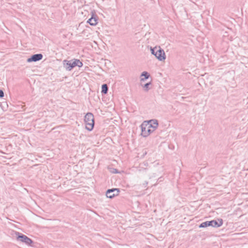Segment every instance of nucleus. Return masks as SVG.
I'll use <instances>...</instances> for the list:
<instances>
[{
	"label": "nucleus",
	"instance_id": "nucleus-3",
	"mask_svg": "<svg viewBox=\"0 0 248 248\" xmlns=\"http://www.w3.org/2000/svg\"><path fill=\"white\" fill-rule=\"evenodd\" d=\"M150 50L151 54L155 56L159 61H162L166 59L165 52L160 46L151 47Z\"/></svg>",
	"mask_w": 248,
	"mask_h": 248
},
{
	"label": "nucleus",
	"instance_id": "nucleus-9",
	"mask_svg": "<svg viewBox=\"0 0 248 248\" xmlns=\"http://www.w3.org/2000/svg\"><path fill=\"white\" fill-rule=\"evenodd\" d=\"M211 226L218 228L223 224V220L221 218H218L217 220H212L211 221Z\"/></svg>",
	"mask_w": 248,
	"mask_h": 248
},
{
	"label": "nucleus",
	"instance_id": "nucleus-6",
	"mask_svg": "<svg viewBox=\"0 0 248 248\" xmlns=\"http://www.w3.org/2000/svg\"><path fill=\"white\" fill-rule=\"evenodd\" d=\"M120 190L118 188H113L111 189H108L107 190L106 195L107 198L112 199L115 196L119 195Z\"/></svg>",
	"mask_w": 248,
	"mask_h": 248
},
{
	"label": "nucleus",
	"instance_id": "nucleus-15",
	"mask_svg": "<svg viewBox=\"0 0 248 248\" xmlns=\"http://www.w3.org/2000/svg\"><path fill=\"white\" fill-rule=\"evenodd\" d=\"M4 96V93L2 90H0V97L2 98Z\"/></svg>",
	"mask_w": 248,
	"mask_h": 248
},
{
	"label": "nucleus",
	"instance_id": "nucleus-5",
	"mask_svg": "<svg viewBox=\"0 0 248 248\" xmlns=\"http://www.w3.org/2000/svg\"><path fill=\"white\" fill-rule=\"evenodd\" d=\"M16 239L18 241L25 243L29 246H31L33 243V241L27 236L19 232H16Z\"/></svg>",
	"mask_w": 248,
	"mask_h": 248
},
{
	"label": "nucleus",
	"instance_id": "nucleus-13",
	"mask_svg": "<svg viewBox=\"0 0 248 248\" xmlns=\"http://www.w3.org/2000/svg\"><path fill=\"white\" fill-rule=\"evenodd\" d=\"M152 84L151 82L146 83L144 85H141L145 92H148L150 90L149 86Z\"/></svg>",
	"mask_w": 248,
	"mask_h": 248
},
{
	"label": "nucleus",
	"instance_id": "nucleus-16",
	"mask_svg": "<svg viewBox=\"0 0 248 248\" xmlns=\"http://www.w3.org/2000/svg\"><path fill=\"white\" fill-rule=\"evenodd\" d=\"M146 154H147V153L145 151V153H143V156L145 155H146Z\"/></svg>",
	"mask_w": 248,
	"mask_h": 248
},
{
	"label": "nucleus",
	"instance_id": "nucleus-1",
	"mask_svg": "<svg viewBox=\"0 0 248 248\" xmlns=\"http://www.w3.org/2000/svg\"><path fill=\"white\" fill-rule=\"evenodd\" d=\"M158 126V123L156 119L151 120L148 121L147 124L142 123L140 125L141 136L143 137H148L157 128Z\"/></svg>",
	"mask_w": 248,
	"mask_h": 248
},
{
	"label": "nucleus",
	"instance_id": "nucleus-14",
	"mask_svg": "<svg viewBox=\"0 0 248 248\" xmlns=\"http://www.w3.org/2000/svg\"><path fill=\"white\" fill-rule=\"evenodd\" d=\"M111 171L114 173H118L119 172L117 169L114 168H112V170Z\"/></svg>",
	"mask_w": 248,
	"mask_h": 248
},
{
	"label": "nucleus",
	"instance_id": "nucleus-2",
	"mask_svg": "<svg viewBox=\"0 0 248 248\" xmlns=\"http://www.w3.org/2000/svg\"><path fill=\"white\" fill-rule=\"evenodd\" d=\"M63 67L66 71H70L76 66L81 67L83 66V63L79 60L73 59L71 60H64L62 61Z\"/></svg>",
	"mask_w": 248,
	"mask_h": 248
},
{
	"label": "nucleus",
	"instance_id": "nucleus-8",
	"mask_svg": "<svg viewBox=\"0 0 248 248\" xmlns=\"http://www.w3.org/2000/svg\"><path fill=\"white\" fill-rule=\"evenodd\" d=\"M98 17L96 15L92 13V15L91 18H90L87 23L91 26H95L97 24Z\"/></svg>",
	"mask_w": 248,
	"mask_h": 248
},
{
	"label": "nucleus",
	"instance_id": "nucleus-12",
	"mask_svg": "<svg viewBox=\"0 0 248 248\" xmlns=\"http://www.w3.org/2000/svg\"><path fill=\"white\" fill-rule=\"evenodd\" d=\"M209 226H211V221H206L202 223L199 225V228H206Z\"/></svg>",
	"mask_w": 248,
	"mask_h": 248
},
{
	"label": "nucleus",
	"instance_id": "nucleus-4",
	"mask_svg": "<svg viewBox=\"0 0 248 248\" xmlns=\"http://www.w3.org/2000/svg\"><path fill=\"white\" fill-rule=\"evenodd\" d=\"M86 128L89 131H92L94 126V116L91 112H88L84 117Z\"/></svg>",
	"mask_w": 248,
	"mask_h": 248
},
{
	"label": "nucleus",
	"instance_id": "nucleus-10",
	"mask_svg": "<svg viewBox=\"0 0 248 248\" xmlns=\"http://www.w3.org/2000/svg\"><path fill=\"white\" fill-rule=\"evenodd\" d=\"M150 76V74L147 72H146V71L143 72L141 73L140 77H143L144 78H141L140 81H144L145 80H146L147 79H148L149 78Z\"/></svg>",
	"mask_w": 248,
	"mask_h": 248
},
{
	"label": "nucleus",
	"instance_id": "nucleus-11",
	"mask_svg": "<svg viewBox=\"0 0 248 248\" xmlns=\"http://www.w3.org/2000/svg\"><path fill=\"white\" fill-rule=\"evenodd\" d=\"M108 88L107 84H103L101 86V93L102 94H106L108 93Z\"/></svg>",
	"mask_w": 248,
	"mask_h": 248
},
{
	"label": "nucleus",
	"instance_id": "nucleus-7",
	"mask_svg": "<svg viewBox=\"0 0 248 248\" xmlns=\"http://www.w3.org/2000/svg\"><path fill=\"white\" fill-rule=\"evenodd\" d=\"M43 57V56L41 53L33 54L27 59V62H36L41 60Z\"/></svg>",
	"mask_w": 248,
	"mask_h": 248
}]
</instances>
